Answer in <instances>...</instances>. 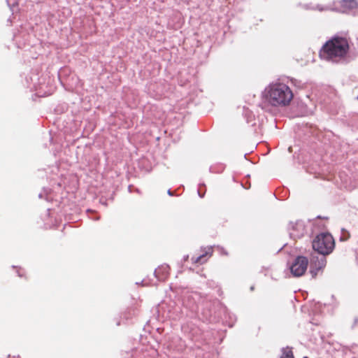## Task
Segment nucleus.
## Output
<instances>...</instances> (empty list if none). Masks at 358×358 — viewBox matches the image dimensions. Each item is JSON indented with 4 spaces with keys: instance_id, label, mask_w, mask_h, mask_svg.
Wrapping results in <instances>:
<instances>
[{
    "instance_id": "obj_2",
    "label": "nucleus",
    "mask_w": 358,
    "mask_h": 358,
    "mask_svg": "<svg viewBox=\"0 0 358 358\" xmlns=\"http://www.w3.org/2000/svg\"><path fill=\"white\" fill-rule=\"evenodd\" d=\"M265 96L273 106H286L290 103L294 95L287 85L273 83L266 88Z\"/></svg>"
},
{
    "instance_id": "obj_11",
    "label": "nucleus",
    "mask_w": 358,
    "mask_h": 358,
    "mask_svg": "<svg viewBox=\"0 0 358 358\" xmlns=\"http://www.w3.org/2000/svg\"><path fill=\"white\" fill-rule=\"evenodd\" d=\"M250 289H251L252 291V290H254V289H255L254 286H252V287H250Z\"/></svg>"
},
{
    "instance_id": "obj_1",
    "label": "nucleus",
    "mask_w": 358,
    "mask_h": 358,
    "mask_svg": "<svg viewBox=\"0 0 358 358\" xmlns=\"http://www.w3.org/2000/svg\"><path fill=\"white\" fill-rule=\"evenodd\" d=\"M349 49V43L345 38L334 37L323 45L320 56L323 59L337 63L345 59Z\"/></svg>"
},
{
    "instance_id": "obj_12",
    "label": "nucleus",
    "mask_w": 358,
    "mask_h": 358,
    "mask_svg": "<svg viewBox=\"0 0 358 358\" xmlns=\"http://www.w3.org/2000/svg\"><path fill=\"white\" fill-rule=\"evenodd\" d=\"M357 99H358V96H357Z\"/></svg>"
},
{
    "instance_id": "obj_7",
    "label": "nucleus",
    "mask_w": 358,
    "mask_h": 358,
    "mask_svg": "<svg viewBox=\"0 0 358 358\" xmlns=\"http://www.w3.org/2000/svg\"><path fill=\"white\" fill-rule=\"evenodd\" d=\"M327 260L324 257H322L320 259H317L311 263V273L313 276L317 275V271L324 268L326 266Z\"/></svg>"
},
{
    "instance_id": "obj_13",
    "label": "nucleus",
    "mask_w": 358,
    "mask_h": 358,
    "mask_svg": "<svg viewBox=\"0 0 358 358\" xmlns=\"http://www.w3.org/2000/svg\"><path fill=\"white\" fill-rule=\"evenodd\" d=\"M305 358H307V357H305Z\"/></svg>"
},
{
    "instance_id": "obj_3",
    "label": "nucleus",
    "mask_w": 358,
    "mask_h": 358,
    "mask_svg": "<svg viewBox=\"0 0 358 358\" xmlns=\"http://www.w3.org/2000/svg\"><path fill=\"white\" fill-rule=\"evenodd\" d=\"M334 247V239L329 233L318 234L313 241V248L318 253L323 255H327L331 253Z\"/></svg>"
},
{
    "instance_id": "obj_5",
    "label": "nucleus",
    "mask_w": 358,
    "mask_h": 358,
    "mask_svg": "<svg viewBox=\"0 0 358 358\" xmlns=\"http://www.w3.org/2000/svg\"><path fill=\"white\" fill-rule=\"evenodd\" d=\"M212 255L213 250L211 248H208V250L205 251L203 254H201L196 257H192L191 261L194 264H203L208 261Z\"/></svg>"
},
{
    "instance_id": "obj_9",
    "label": "nucleus",
    "mask_w": 358,
    "mask_h": 358,
    "mask_svg": "<svg viewBox=\"0 0 358 358\" xmlns=\"http://www.w3.org/2000/svg\"><path fill=\"white\" fill-rule=\"evenodd\" d=\"M304 231V227L301 224H296V226L292 227V231L291 235L294 237L299 238L303 236Z\"/></svg>"
},
{
    "instance_id": "obj_10",
    "label": "nucleus",
    "mask_w": 358,
    "mask_h": 358,
    "mask_svg": "<svg viewBox=\"0 0 358 358\" xmlns=\"http://www.w3.org/2000/svg\"><path fill=\"white\" fill-rule=\"evenodd\" d=\"M280 358H294L292 349L289 348H283Z\"/></svg>"
},
{
    "instance_id": "obj_4",
    "label": "nucleus",
    "mask_w": 358,
    "mask_h": 358,
    "mask_svg": "<svg viewBox=\"0 0 358 358\" xmlns=\"http://www.w3.org/2000/svg\"><path fill=\"white\" fill-rule=\"evenodd\" d=\"M308 265V259L306 257L299 256L296 257L294 262L290 268L291 272L296 277L301 276L306 271Z\"/></svg>"
},
{
    "instance_id": "obj_8",
    "label": "nucleus",
    "mask_w": 358,
    "mask_h": 358,
    "mask_svg": "<svg viewBox=\"0 0 358 358\" xmlns=\"http://www.w3.org/2000/svg\"><path fill=\"white\" fill-rule=\"evenodd\" d=\"M342 12L345 13L357 7L356 0H341L340 1Z\"/></svg>"
},
{
    "instance_id": "obj_6",
    "label": "nucleus",
    "mask_w": 358,
    "mask_h": 358,
    "mask_svg": "<svg viewBox=\"0 0 358 358\" xmlns=\"http://www.w3.org/2000/svg\"><path fill=\"white\" fill-rule=\"evenodd\" d=\"M170 267L168 265H162L156 268L155 275L161 281L166 280L169 276Z\"/></svg>"
}]
</instances>
